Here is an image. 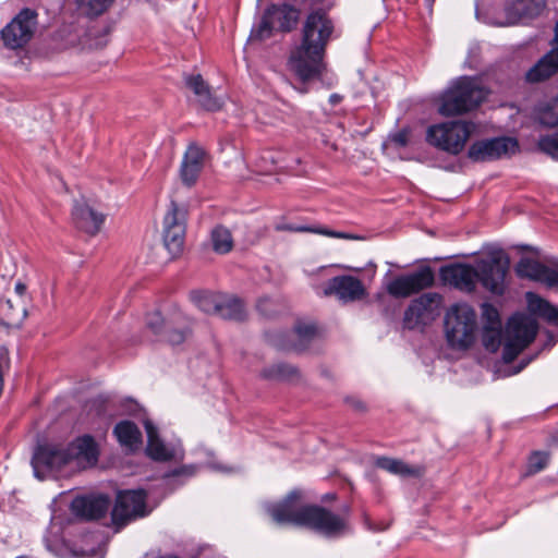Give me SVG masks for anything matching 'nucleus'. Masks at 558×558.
I'll list each match as a JSON object with an SVG mask.
<instances>
[{
  "instance_id": "28",
  "label": "nucleus",
  "mask_w": 558,
  "mask_h": 558,
  "mask_svg": "<svg viewBox=\"0 0 558 558\" xmlns=\"http://www.w3.org/2000/svg\"><path fill=\"white\" fill-rule=\"evenodd\" d=\"M529 311L548 323L558 325V308L533 292L525 294Z\"/></svg>"
},
{
  "instance_id": "32",
  "label": "nucleus",
  "mask_w": 558,
  "mask_h": 558,
  "mask_svg": "<svg viewBox=\"0 0 558 558\" xmlns=\"http://www.w3.org/2000/svg\"><path fill=\"white\" fill-rule=\"evenodd\" d=\"M222 300V295L213 293H195L193 294V301L196 306L207 314H219V307Z\"/></svg>"
},
{
  "instance_id": "12",
  "label": "nucleus",
  "mask_w": 558,
  "mask_h": 558,
  "mask_svg": "<svg viewBox=\"0 0 558 558\" xmlns=\"http://www.w3.org/2000/svg\"><path fill=\"white\" fill-rule=\"evenodd\" d=\"M508 269V256L502 252L493 254L488 259H482L477 263V280L488 291L501 294L505 290Z\"/></svg>"
},
{
  "instance_id": "17",
  "label": "nucleus",
  "mask_w": 558,
  "mask_h": 558,
  "mask_svg": "<svg viewBox=\"0 0 558 558\" xmlns=\"http://www.w3.org/2000/svg\"><path fill=\"white\" fill-rule=\"evenodd\" d=\"M72 469H87L94 466L99 457L98 445L89 435L77 437L68 445Z\"/></svg>"
},
{
  "instance_id": "54",
  "label": "nucleus",
  "mask_w": 558,
  "mask_h": 558,
  "mask_svg": "<svg viewBox=\"0 0 558 558\" xmlns=\"http://www.w3.org/2000/svg\"><path fill=\"white\" fill-rule=\"evenodd\" d=\"M426 1L428 2L429 5H432L435 0H426Z\"/></svg>"
},
{
  "instance_id": "30",
  "label": "nucleus",
  "mask_w": 558,
  "mask_h": 558,
  "mask_svg": "<svg viewBox=\"0 0 558 558\" xmlns=\"http://www.w3.org/2000/svg\"><path fill=\"white\" fill-rule=\"evenodd\" d=\"M375 464L379 469L400 476H418L421 473L418 468L411 466L401 460L388 457L377 458Z\"/></svg>"
},
{
  "instance_id": "49",
  "label": "nucleus",
  "mask_w": 558,
  "mask_h": 558,
  "mask_svg": "<svg viewBox=\"0 0 558 558\" xmlns=\"http://www.w3.org/2000/svg\"><path fill=\"white\" fill-rule=\"evenodd\" d=\"M15 292H16L20 296L24 295V294H25V292H26V286H25L24 283H22V282H17V283L15 284Z\"/></svg>"
},
{
  "instance_id": "31",
  "label": "nucleus",
  "mask_w": 558,
  "mask_h": 558,
  "mask_svg": "<svg viewBox=\"0 0 558 558\" xmlns=\"http://www.w3.org/2000/svg\"><path fill=\"white\" fill-rule=\"evenodd\" d=\"M218 315L227 319L242 320L245 317V307L240 299L222 295Z\"/></svg>"
},
{
  "instance_id": "50",
  "label": "nucleus",
  "mask_w": 558,
  "mask_h": 558,
  "mask_svg": "<svg viewBox=\"0 0 558 558\" xmlns=\"http://www.w3.org/2000/svg\"><path fill=\"white\" fill-rule=\"evenodd\" d=\"M342 100V97L338 94H332L330 95L329 97V102L332 105V106H336L338 105L340 101Z\"/></svg>"
},
{
  "instance_id": "7",
  "label": "nucleus",
  "mask_w": 558,
  "mask_h": 558,
  "mask_svg": "<svg viewBox=\"0 0 558 558\" xmlns=\"http://www.w3.org/2000/svg\"><path fill=\"white\" fill-rule=\"evenodd\" d=\"M34 474L39 480L56 475L64 468L72 469L68 446L47 444L38 446L32 458Z\"/></svg>"
},
{
  "instance_id": "23",
  "label": "nucleus",
  "mask_w": 558,
  "mask_h": 558,
  "mask_svg": "<svg viewBox=\"0 0 558 558\" xmlns=\"http://www.w3.org/2000/svg\"><path fill=\"white\" fill-rule=\"evenodd\" d=\"M72 218L80 230L90 235L97 234L105 221V216L102 214L94 210L85 202L80 201L74 203Z\"/></svg>"
},
{
  "instance_id": "21",
  "label": "nucleus",
  "mask_w": 558,
  "mask_h": 558,
  "mask_svg": "<svg viewBox=\"0 0 558 558\" xmlns=\"http://www.w3.org/2000/svg\"><path fill=\"white\" fill-rule=\"evenodd\" d=\"M109 506L110 499L107 496H84L75 498L71 509L75 515L82 519L97 520L107 513Z\"/></svg>"
},
{
  "instance_id": "13",
  "label": "nucleus",
  "mask_w": 558,
  "mask_h": 558,
  "mask_svg": "<svg viewBox=\"0 0 558 558\" xmlns=\"http://www.w3.org/2000/svg\"><path fill=\"white\" fill-rule=\"evenodd\" d=\"M518 142L511 137H494L474 142L468 157L474 162H487L510 156L515 153Z\"/></svg>"
},
{
  "instance_id": "10",
  "label": "nucleus",
  "mask_w": 558,
  "mask_h": 558,
  "mask_svg": "<svg viewBox=\"0 0 558 558\" xmlns=\"http://www.w3.org/2000/svg\"><path fill=\"white\" fill-rule=\"evenodd\" d=\"M37 25V13L32 9H23L1 31L3 45L12 50L24 47L33 37Z\"/></svg>"
},
{
  "instance_id": "33",
  "label": "nucleus",
  "mask_w": 558,
  "mask_h": 558,
  "mask_svg": "<svg viewBox=\"0 0 558 558\" xmlns=\"http://www.w3.org/2000/svg\"><path fill=\"white\" fill-rule=\"evenodd\" d=\"M276 29L271 19L265 11L260 21L253 26L248 40L250 41H263L270 38Z\"/></svg>"
},
{
  "instance_id": "4",
  "label": "nucleus",
  "mask_w": 558,
  "mask_h": 558,
  "mask_svg": "<svg viewBox=\"0 0 558 558\" xmlns=\"http://www.w3.org/2000/svg\"><path fill=\"white\" fill-rule=\"evenodd\" d=\"M445 335L448 344L453 349L470 348L477 332V316L474 308L466 303L451 305L445 315Z\"/></svg>"
},
{
  "instance_id": "43",
  "label": "nucleus",
  "mask_w": 558,
  "mask_h": 558,
  "mask_svg": "<svg viewBox=\"0 0 558 558\" xmlns=\"http://www.w3.org/2000/svg\"><path fill=\"white\" fill-rule=\"evenodd\" d=\"M293 230L299 231V232H313V233H318V234H323V235L330 236V238H337V239H355V236H353L352 234H348L344 232L331 231L328 229H314V228H310V227H298V228H294Z\"/></svg>"
},
{
  "instance_id": "1",
  "label": "nucleus",
  "mask_w": 558,
  "mask_h": 558,
  "mask_svg": "<svg viewBox=\"0 0 558 558\" xmlns=\"http://www.w3.org/2000/svg\"><path fill=\"white\" fill-rule=\"evenodd\" d=\"M323 0H303L311 10L302 29L301 41L290 53L288 66L303 83L318 78L325 71V54L328 43L335 34V23L326 11L319 8Z\"/></svg>"
},
{
  "instance_id": "3",
  "label": "nucleus",
  "mask_w": 558,
  "mask_h": 558,
  "mask_svg": "<svg viewBox=\"0 0 558 558\" xmlns=\"http://www.w3.org/2000/svg\"><path fill=\"white\" fill-rule=\"evenodd\" d=\"M486 95L476 78L460 77L442 94L439 112L445 117L466 113L477 108Z\"/></svg>"
},
{
  "instance_id": "38",
  "label": "nucleus",
  "mask_w": 558,
  "mask_h": 558,
  "mask_svg": "<svg viewBox=\"0 0 558 558\" xmlns=\"http://www.w3.org/2000/svg\"><path fill=\"white\" fill-rule=\"evenodd\" d=\"M483 344L492 352H496L501 344V327H484Z\"/></svg>"
},
{
  "instance_id": "29",
  "label": "nucleus",
  "mask_w": 558,
  "mask_h": 558,
  "mask_svg": "<svg viewBox=\"0 0 558 558\" xmlns=\"http://www.w3.org/2000/svg\"><path fill=\"white\" fill-rule=\"evenodd\" d=\"M118 441L130 449L136 448L142 440V433L137 426L130 421L118 423L113 430Z\"/></svg>"
},
{
  "instance_id": "26",
  "label": "nucleus",
  "mask_w": 558,
  "mask_h": 558,
  "mask_svg": "<svg viewBox=\"0 0 558 558\" xmlns=\"http://www.w3.org/2000/svg\"><path fill=\"white\" fill-rule=\"evenodd\" d=\"M266 12L271 19L276 29L282 32L293 29L300 16L299 10L287 3L271 4L266 9Z\"/></svg>"
},
{
  "instance_id": "47",
  "label": "nucleus",
  "mask_w": 558,
  "mask_h": 558,
  "mask_svg": "<svg viewBox=\"0 0 558 558\" xmlns=\"http://www.w3.org/2000/svg\"><path fill=\"white\" fill-rule=\"evenodd\" d=\"M193 471L190 468H182L171 472V476H179L181 474L192 475Z\"/></svg>"
},
{
  "instance_id": "36",
  "label": "nucleus",
  "mask_w": 558,
  "mask_h": 558,
  "mask_svg": "<svg viewBox=\"0 0 558 558\" xmlns=\"http://www.w3.org/2000/svg\"><path fill=\"white\" fill-rule=\"evenodd\" d=\"M263 376L268 379L290 380L298 376V369L289 364H275L263 371Z\"/></svg>"
},
{
  "instance_id": "2",
  "label": "nucleus",
  "mask_w": 558,
  "mask_h": 558,
  "mask_svg": "<svg viewBox=\"0 0 558 558\" xmlns=\"http://www.w3.org/2000/svg\"><path fill=\"white\" fill-rule=\"evenodd\" d=\"M300 495L291 493L284 500L268 508V513L278 524H294L308 527L327 537H337L348 531V520L320 506H300Z\"/></svg>"
},
{
  "instance_id": "18",
  "label": "nucleus",
  "mask_w": 558,
  "mask_h": 558,
  "mask_svg": "<svg viewBox=\"0 0 558 558\" xmlns=\"http://www.w3.org/2000/svg\"><path fill=\"white\" fill-rule=\"evenodd\" d=\"M440 277L446 284L472 292L476 287L477 269L464 264L449 265L440 269Z\"/></svg>"
},
{
  "instance_id": "9",
  "label": "nucleus",
  "mask_w": 558,
  "mask_h": 558,
  "mask_svg": "<svg viewBox=\"0 0 558 558\" xmlns=\"http://www.w3.org/2000/svg\"><path fill=\"white\" fill-rule=\"evenodd\" d=\"M189 318L179 310H174L167 318L155 312L147 317V327L156 335H161L169 343H182L189 333Z\"/></svg>"
},
{
  "instance_id": "14",
  "label": "nucleus",
  "mask_w": 558,
  "mask_h": 558,
  "mask_svg": "<svg viewBox=\"0 0 558 558\" xmlns=\"http://www.w3.org/2000/svg\"><path fill=\"white\" fill-rule=\"evenodd\" d=\"M185 211L171 202L163 218V244L172 257L178 256L184 244Z\"/></svg>"
},
{
  "instance_id": "19",
  "label": "nucleus",
  "mask_w": 558,
  "mask_h": 558,
  "mask_svg": "<svg viewBox=\"0 0 558 558\" xmlns=\"http://www.w3.org/2000/svg\"><path fill=\"white\" fill-rule=\"evenodd\" d=\"M515 272L521 278H529L545 283L548 287H556L558 282V267H547L530 257H523L515 266Z\"/></svg>"
},
{
  "instance_id": "51",
  "label": "nucleus",
  "mask_w": 558,
  "mask_h": 558,
  "mask_svg": "<svg viewBox=\"0 0 558 558\" xmlns=\"http://www.w3.org/2000/svg\"><path fill=\"white\" fill-rule=\"evenodd\" d=\"M554 47H558V20H557V23H556V26H555V38H554Z\"/></svg>"
},
{
  "instance_id": "37",
  "label": "nucleus",
  "mask_w": 558,
  "mask_h": 558,
  "mask_svg": "<svg viewBox=\"0 0 558 558\" xmlns=\"http://www.w3.org/2000/svg\"><path fill=\"white\" fill-rule=\"evenodd\" d=\"M114 0H80L81 10L89 15L97 16L104 13Z\"/></svg>"
},
{
  "instance_id": "15",
  "label": "nucleus",
  "mask_w": 558,
  "mask_h": 558,
  "mask_svg": "<svg viewBox=\"0 0 558 558\" xmlns=\"http://www.w3.org/2000/svg\"><path fill=\"white\" fill-rule=\"evenodd\" d=\"M434 274L429 267L401 275L388 282L387 292L393 298H408L429 288L434 283Z\"/></svg>"
},
{
  "instance_id": "5",
  "label": "nucleus",
  "mask_w": 558,
  "mask_h": 558,
  "mask_svg": "<svg viewBox=\"0 0 558 558\" xmlns=\"http://www.w3.org/2000/svg\"><path fill=\"white\" fill-rule=\"evenodd\" d=\"M538 330L536 319L526 314H514L507 324L504 337L502 357L512 362L535 339Z\"/></svg>"
},
{
  "instance_id": "6",
  "label": "nucleus",
  "mask_w": 558,
  "mask_h": 558,
  "mask_svg": "<svg viewBox=\"0 0 558 558\" xmlns=\"http://www.w3.org/2000/svg\"><path fill=\"white\" fill-rule=\"evenodd\" d=\"M472 130L473 125L469 122H444L429 126L426 140L446 153L458 155L463 150Z\"/></svg>"
},
{
  "instance_id": "8",
  "label": "nucleus",
  "mask_w": 558,
  "mask_h": 558,
  "mask_svg": "<svg viewBox=\"0 0 558 558\" xmlns=\"http://www.w3.org/2000/svg\"><path fill=\"white\" fill-rule=\"evenodd\" d=\"M442 298L436 292H427L414 299L404 312L403 324L408 329L429 325L440 314Z\"/></svg>"
},
{
  "instance_id": "42",
  "label": "nucleus",
  "mask_w": 558,
  "mask_h": 558,
  "mask_svg": "<svg viewBox=\"0 0 558 558\" xmlns=\"http://www.w3.org/2000/svg\"><path fill=\"white\" fill-rule=\"evenodd\" d=\"M2 311L4 312L8 320L11 324H14L15 322L22 320L25 317V315H26V311H25V308L23 306L20 307L17 311H15L11 300H7L2 304Z\"/></svg>"
},
{
  "instance_id": "34",
  "label": "nucleus",
  "mask_w": 558,
  "mask_h": 558,
  "mask_svg": "<svg viewBox=\"0 0 558 558\" xmlns=\"http://www.w3.org/2000/svg\"><path fill=\"white\" fill-rule=\"evenodd\" d=\"M537 120L545 126H558V98L537 108Z\"/></svg>"
},
{
  "instance_id": "55",
  "label": "nucleus",
  "mask_w": 558,
  "mask_h": 558,
  "mask_svg": "<svg viewBox=\"0 0 558 558\" xmlns=\"http://www.w3.org/2000/svg\"><path fill=\"white\" fill-rule=\"evenodd\" d=\"M301 93H306L305 88L300 89Z\"/></svg>"
},
{
  "instance_id": "27",
  "label": "nucleus",
  "mask_w": 558,
  "mask_h": 558,
  "mask_svg": "<svg viewBox=\"0 0 558 558\" xmlns=\"http://www.w3.org/2000/svg\"><path fill=\"white\" fill-rule=\"evenodd\" d=\"M145 429L147 434V454L156 461H168L174 456L173 451L165 446L158 437L157 428L151 422H145Z\"/></svg>"
},
{
  "instance_id": "25",
  "label": "nucleus",
  "mask_w": 558,
  "mask_h": 558,
  "mask_svg": "<svg viewBox=\"0 0 558 558\" xmlns=\"http://www.w3.org/2000/svg\"><path fill=\"white\" fill-rule=\"evenodd\" d=\"M185 84L197 97L199 105L206 110L216 111L222 107V100L211 93L210 87L199 74L187 76Z\"/></svg>"
},
{
  "instance_id": "52",
  "label": "nucleus",
  "mask_w": 558,
  "mask_h": 558,
  "mask_svg": "<svg viewBox=\"0 0 558 558\" xmlns=\"http://www.w3.org/2000/svg\"><path fill=\"white\" fill-rule=\"evenodd\" d=\"M355 408L359 409V410H363L364 405H363L362 402H356Z\"/></svg>"
},
{
  "instance_id": "39",
  "label": "nucleus",
  "mask_w": 558,
  "mask_h": 558,
  "mask_svg": "<svg viewBox=\"0 0 558 558\" xmlns=\"http://www.w3.org/2000/svg\"><path fill=\"white\" fill-rule=\"evenodd\" d=\"M537 146L539 150L558 160V132L541 136Z\"/></svg>"
},
{
  "instance_id": "53",
  "label": "nucleus",
  "mask_w": 558,
  "mask_h": 558,
  "mask_svg": "<svg viewBox=\"0 0 558 558\" xmlns=\"http://www.w3.org/2000/svg\"><path fill=\"white\" fill-rule=\"evenodd\" d=\"M262 170H263L264 172H270V171H271V168H269V167H267V166H264V167L262 168Z\"/></svg>"
},
{
  "instance_id": "46",
  "label": "nucleus",
  "mask_w": 558,
  "mask_h": 558,
  "mask_svg": "<svg viewBox=\"0 0 558 558\" xmlns=\"http://www.w3.org/2000/svg\"><path fill=\"white\" fill-rule=\"evenodd\" d=\"M274 305V302L271 299L269 298H264V299H260L257 303V308L258 311L264 314V315H271L272 314V311H271V307Z\"/></svg>"
},
{
  "instance_id": "20",
  "label": "nucleus",
  "mask_w": 558,
  "mask_h": 558,
  "mask_svg": "<svg viewBox=\"0 0 558 558\" xmlns=\"http://www.w3.org/2000/svg\"><path fill=\"white\" fill-rule=\"evenodd\" d=\"M545 7L546 0H510L505 5L506 21L501 25H513L522 19H534Z\"/></svg>"
},
{
  "instance_id": "45",
  "label": "nucleus",
  "mask_w": 558,
  "mask_h": 558,
  "mask_svg": "<svg viewBox=\"0 0 558 558\" xmlns=\"http://www.w3.org/2000/svg\"><path fill=\"white\" fill-rule=\"evenodd\" d=\"M390 142L393 143L397 147H404L409 142V131L401 130L398 133L390 136Z\"/></svg>"
},
{
  "instance_id": "35",
  "label": "nucleus",
  "mask_w": 558,
  "mask_h": 558,
  "mask_svg": "<svg viewBox=\"0 0 558 558\" xmlns=\"http://www.w3.org/2000/svg\"><path fill=\"white\" fill-rule=\"evenodd\" d=\"M211 242L215 252L226 254L233 247V240L230 231L225 227H217L211 232Z\"/></svg>"
},
{
  "instance_id": "48",
  "label": "nucleus",
  "mask_w": 558,
  "mask_h": 558,
  "mask_svg": "<svg viewBox=\"0 0 558 558\" xmlns=\"http://www.w3.org/2000/svg\"><path fill=\"white\" fill-rule=\"evenodd\" d=\"M260 159H262V161H268L269 160L271 163L276 162L275 153L274 151H265Z\"/></svg>"
},
{
  "instance_id": "22",
  "label": "nucleus",
  "mask_w": 558,
  "mask_h": 558,
  "mask_svg": "<svg viewBox=\"0 0 558 558\" xmlns=\"http://www.w3.org/2000/svg\"><path fill=\"white\" fill-rule=\"evenodd\" d=\"M205 158L206 153L201 146L196 144L189 145L180 167V177L185 185L192 186L195 184L203 170Z\"/></svg>"
},
{
  "instance_id": "40",
  "label": "nucleus",
  "mask_w": 558,
  "mask_h": 558,
  "mask_svg": "<svg viewBox=\"0 0 558 558\" xmlns=\"http://www.w3.org/2000/svg\"><path fill=\"white\" fill-rule=\"evenodd\" d=\"M549 462V454L547 452L535 451L529 458L527 475L536 474L543 471Z\"/></svg>"
},
{
  "instance_id": "16",
  "label": "nucleus",
  "mask_w": 558,
  "mask_h": 558,
  "mask_svg": "<svg viewBox=\"0 0 558 558\" xmlns=\"http://www.w3.org/2000/svg\"><path fill=\"white\" fill-rule=\"evenodd\" d=\"M326 295H336L344 303L356 302L367 296L363 282L351 275L336 276L328 281Z\"/></svg>"
},
{
  "instance_id": "41",
  "label": "nucleus",
  "mask_w": 558,
  "mask_h": 558,
  "mask_svg": "<svg viewBox=\"0 0 558 558\" xmlns=\"http://www.w3.org/2000/svg\"><path fill=\"white\" fill-rule=\"evenodd\" d=\"M295 335L300 341V345L295 347L296 350H302L316 335V328L313 325H298L295 327Z\"/></svg>"
},
{
  "instance_id": "24",
  "label": "nucleus",
  "mask_w": 558,
  "mask_h": 558,
  "mask_svg": "<svg viewBox=\"0 0 558 558\" xmlns=\"http://www.w3.org/2000/svg\"><path fill=\"white\" fill-rule=\"evenodd\" d=\"M558 73V47L547 52L525 74L529 83H539Z\"/></svg>"
},
{
  "instance_id": "11",
  "label": "nucleus",
  "mask_w": 558,
  "mask_h": 558,
  "mask_svg": "<svg viewBox=\"0 0 558 558\" xmlns=\"http://www.w3.org/2000/svg\"><path fill=\"white\" fill-rule=\"evenodd\" d=\"M149 513L146 493L142 489L121 492L117 496L111 517L116 525L123 526L130 521Z\"/></svg>"
},
{
  "instance_id": "44",
  "label": "nucleus",
  "mask_w": 558,
  "mask_h": 558,
  "mask_svg": "<svg viewBox=\"0 0 558 558\" xmlns=\"http://www.w3.org/2000/svg\"><path fill=\"white\" fill-rule=\"evenodd\" d=\"M483 316L487 324L485 327H501L498 311L490 304L483 305Z\"/></svg>"
}]
</instances>
